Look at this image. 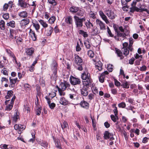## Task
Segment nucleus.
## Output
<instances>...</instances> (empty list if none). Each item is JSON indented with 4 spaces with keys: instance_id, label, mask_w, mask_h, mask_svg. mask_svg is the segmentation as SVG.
<instances>
[{
    "instance_id": "nucleus-15",
    "label": "nucleus",
    "mask_w": 149,
    "mask_h": 149,
    "mask_svg": "<svg viewBox=\"0 0 149 149\" xmlns=\"http://www.w3.org/2000/svg\"><path fill=\"white\" fill-rule=\"evenodd\" d=\"M29 35L31 36L32 40L33 41H35L36 40L37 38V36L36 35L34 31H33L31 29H30Z\"/></svg>"
},
{
    "instance_id": "nucleus-34",
    "label": "nucleus",
    "mask_w": 149,
    "mask_h": 149,
    "mask_svg": "<svg viewBox=\"0 0 149 149\" xmlns=\"http://www.w3.org/2000/svg\"><path fill=\"white\" fill-rule=\"evenodd\" d=\"M19 113L16 112L13 117V122L15 123L19 119Z\"/></svg>"
},
{
    "instance_id": "nucleus-48",
    "label": "nucleus",
    "mask_w": 149,
    "mask_h": 149,
    "mask_svg": "<svg viewBox=\"0 0 149 149\" xmlns=\"http://www.w3.org/2000/svg\"><path fill=\"white\" fill-rule=\"evenodd\" d=\"M15 96H14L10 101V100H6L5 102L6 104H8L9 103V102H10L11 103H13V104H14V102L15 100Z\"/></svg>"
},
{
    "instance_id": "nucleus-8",
    "label": "nucleus",
    "mask_w": 149,
    "mask_h": 149,
    "mask_svg": "<svg viewBox=\"0 0 149 149\" xmlns=\"http://www.w3.org/2000/svg\"><path fill=\"white\" fill-rule=\"evenodd\" d=\"M104 138L105 139L110 138V140H112L114 139L113 134L112 133H110L107 131H105L104 134Z\"/></svg>"
},
{
    "instance_id": "nucleus-40",
    "label": "nucleus",
    "mask_w": 149,
    "mask_h": 149,
    "mask_svg": "<svg viewBox=\"0 0 149 149\" xmlns=\"http://www.w3.org/2000/svg\"><path fill=\"white\" fill-rule=\"evenodd\" d=\"M5 22L3 20H1L0 21V28L2 30H4L5 29Z\"/></svg>"
},
{
    "instance_id": "nucleus-13",
    "label": "nucleus",
    "mask_w": 149,
    "mask_h": 149,
    "mask_svg": "<svg viewBox=\"0 0 149 149\" xmlns=\"http://www.w3.org/2000/svg\"><path fill=\"white\" fill-rule=\"evenodd\" d=\"M18 5L21 8H26L28 7L29 5L23 0H18Z\"/></svg>"
},
{
    "instance_id": "nucleus-17",
    "label": "nucleus",
    "mask_w": 149,
    "mask_h": 149,
    "mask_svg": "<svg viewBox=\"0 0 149 149\" xmlns=\"http://www.w3.org/2000/svg\"><path fill=\"white\" fill-rule=\"evenodd\" d=\"M53 31V28L51 26H49L47 29L45 30V34L47 36H50Z\"/></svg>"
},
{
    "instance_id": "nucleus-23",
    "label": "nucleus",
    "mask_w": 149,
    "mask_h": 149,
    "mask_svg": "<svg viewBox=\"0 0 149 149\" xmlns=\"http://www.w3.org/2000/svg\"><path fill=\"white\" fill-rule=\"evenodd\" d=\"M81 94L83 96H86L88 95V92L87 88L85 86L83 87V88L81 89Z\"/></svg>"
},
{
    "instance_id": "nucleus-56",
    "label": "nucleus",
    "mask_w": 149,
    "mask_h": 149,
    "mask_svg": "<svg viewBox=\"0 0 149 149\" xmlns=\"http://www.w3.org/2000/svg\"><path fill=\"white\" fill-rule=\"evenodd\" d=\"M111 118L112 120H113L114 122H115L116 121L117 119V117L115 115V116L113 115H111Z\"/></svg>"
},
{
    "instance_id": "nucleus-33",
    "label": "nucleus",
    "mask_w": 149,
    "mask_h": 149,
    "mask_svg": "<svg viewBox=\"0 0 149 149\" xmlns=\"http://www.w3.org/2000/svg\"><path fill=\"white\" fill-rule=\"evenodd\" d=\"M129 41L130 42L129 45V48L130 49V51L132 52L133 50L132 45L134 42V40L132 38H129Z\"/></svg>"
},
{
    "instance_id": "nucleus-3",
    "label": "nucleus",
    "mask_w": 149,
    "mask_h": 149,
    "mask_svg": "<svg viewBox=\"0 0 149 149\" xmlns=\"http://www.w3.org/2000/svg\"><path fill=\"white\" fill-rule=\"evenodd\" d=\"M116 10H114L108 9L106 10L105 13L106 15L110 19H113L115 18L116 16L115 12Z\"/></svg>"
},
{
    "instance_id": "nucleus-27",
    "label": "nucleus",
    "mask_w": 149,
    "mask_h": 149,
    "mask_svg": "<svg viewBox=\"0 0 149 149\" xmlns=\"http://www.w3.org/2000/svg\"><path fill=\"white\" fill-rule=\"evenodd\" d=\"M129 48V47L128 46V48L123 47L122 48V51L124 54L125 56H127L129 54V50H130Z\"/></svg>"
},
{
    "instance_id": "nucleus-59",
    "label": "nucleus",
    "mask_w": 149,
    "mask_h": 149,
    "mask_svg": "<svg viewBox=\"0 0 149 149\" xmlns=\"http://www.w3.org/2000/svg\"><path fill=\"white\" fill-rule=\"evenodd\" d=\"M3 17L6 20L8 19L9 18V14L8 13H6L3 15Z\"/></svg>"
},
{
    "instance_id": "nucleus-58",
    "label": "nucleus",
    "mask_w": 149,
    "mask_h": 149,
    "mask_svg": "<svg viewBox=\"0 0 149 149\" xmlns=\"http://www.w3.org/2000/svg\"><path fill=\"white\" fill-rule=\"evenodd\" d=\"M107 68L109 71L111 72H112L113 70V66L111 64H109Z\"/></svg>"
},
{
    "instance_id": "nucleus-1",
    "label": "nucleus",
    "mask_w": 149,
    "mask_h": 149,
    "mask_svg": "<svg viewBox=\"0 0 149 149\" xmlns=\"http://www.w3.org/2000/svg\"><path fill=\"white\" fill-rule=\"evenodd\" d=\"M83 60L78 55H75L74 63L76 68L79 71H82L83 70V66L84 64L82 63Z\"/></svg>"
},
{
    "instance_id": "nucleus-41",
    "label": "nucleus",
    "mask_w": 149,
    "mask_h": 149,
    "mask_svg": "<svg viewBox=\"0 0 149 149\" xmlns=\"http://www.w3.org/2000/svg\"><path fill=\"white\" fill-rule=\"evenodd\" d=\"M77 15L82 17L85 14V12L84 10H79L77 12Z\"/></svg>"
},
{
    "instance_id": "nucleus-35",
    "label": "nucleus",
    "mask_w": 149,
    "mask_h": 149,
    "mask_svg": "<svg viewBox=\"0 0 149 149\" xmlns=\"http://www.w3.org/2000/svg\"><path fill=\"white\" fill-rule=\"evenodd\" d=\"M7 25L8 26H10L12 28H14L15 26V22L14 21H11L7 23Z\"/></svg>"
},
{
    "instance_id": "nucleus-53",
    "label": "nucleus",
    "mask_w": 149,
    "mask_h": 149,
    "mask_svg": "<svg viewBox=\"0 0 149 149\" xmlns=\"http://www.w3.org/2000/svg\"><path fill=\"white\" fill-rule=\"evenodd\" d=\"M88 55L91 58L93 57L94 56V54L92 50H89L88 52Z\"/></svg>"
},
{
    "instance_id": "nucleus-44",
    "label": "nucleus",
    "mask_w": 149,
    "mask_h": 149,
    "mask_svg": "<svg viewBox=\"0 0 149 149\" xmlns=\"http://www.w3.org/2000/svg\"><path fill=\"white\" fill-rule=\"evenodd\" d=\"M55 20V17L54 16H52L49 19L48 21L50 24H52L54 22Z\"/></svg>"
},
{
    "instance_id": "nucleus-31",
    "label": "nucleus",
    "mask_w": 149,
    "mask_h": 149,
    "mask_svg": "<svg viewBox=\"0 0 149 149\" xmlns=\"http://www.w3.org/2000/svg\"><path fill=\"white\" fill-rule=\"evenodd\" d=\"M23 110L24 111H26L27 113H29L30 111V109L29 106V104L28 103L25 104L24 106Z\"/></svg>"
},
{
    "instance_id": "nucleus-54",
    "label": "nucleus",
    "mask_w": 149,
    "mask_h": 149,
    "mask_svg": "<svg viewBox=\"0 0 149 149\" xmlns=\"http://www.w3.org/2000/svg\"><path fill=\"white\" fill-rule=\"evenodd\" d=\"M14 38L15 39H16V42L18 44H19L22 41V39L19 37H15Z\"/></svg>"
},
{
    "instance_id": "nucleus-49",
    "label": "nucleus",
    "mask_w": 149,
    "mask_h": 149,
    "mask_svg": "<svg viewBox=\"0 0 149 149\" xmlns=\"http://www.w3.org/2000/svg\"><path fill=\"white\" fill-rule=\"evenodd\" d=\"M13 91H8L7 95L6 96V99H8L10 97H11L13 95Z\"/></svg>"
},
{
    "instance_id": "nucleus-47",
    "label": "nucleus",
    "mask_w": 149,
    "mask_h": 149,
    "mask_svg": "<svg viewBox=\"0 0 149 149\" xmlns=\"http://www.w3.org/2000/svg\"><path fill=\"white\" fill-rule=\"evenodd\" d=\"M61 125L62 129L63 130L68 126V124L66 122L64 121L62 124H61Z\"/></svg>"
},
{
    "instance_id": "nucleus-32",
    "label": "nucleus",
    "mask_w": 149,
    "mask_h": 149,
    "mask_svg": "<svg viewBox=\"0 0 149 149\" xmlns=\"http://www.w3.org/2000/svg\"><path fill=\"white\" fill-rule=\"evenodd\" d=\"M116 52L118 56L120 58L121 60L123 59L124 58V57L123 55L122 51L118 49H116Z\"/></svg>"
},
{
    "instance_id": "nucleus-2",
    "label": "nucleus",
    "mask_w": 149,
    "mask_h": 149,
    "mask_svg": "<svg viewBox=\"0 0 149 149\" xmlns=\"http://www.w3.org/2000/svg\"><path fill=\"white\" fill-rule=\"evenodd\" d=\"M74 22L76 26V27L79 29H80L83 26V22L85 21L86 18L85 17L82 18H79L76 15H74Z\"/></svg>"
},
{
    "instance_id": "nucleus-6",
    "label": "nucleus",
    "mask_w": 149,
    "mask_h": 149,
    "mask_svg": "<svg viewBox=\"0 0 149 149\" xmlns=\"http://www.w3.org/2000/svg\"><path fill=\"white\" fill-rule=\"evenodd\" d=\"M70 86V84L66 82L65 83H61L59 87L58 86H56V87L58 89L62 90V91L65 90L66 88L69 87Z\"/></svg>"
},
{
    "instance_id": "nucleus-63",
    "label": "nucleus",
    "mask_w": 149,
    "mask_h": 149,
    "mask_svg": "<svg viewBox=\"0 0 149 149\" xmlns=\"http://www.w3.org/2000/svg\"><path fill=\"white\" fill-rule=\"evenodd\" d=\"M135 60V59L134 58L132 57L129 60V63L131 65L133 64Z\"/></svg>"
},
{
    "instance_id": "nucleus-62",
    "label": "nucleus",
    "mask_w": 149,
    "mask_h": 149,
    "mask_svg": "<svg viewBox=\"0 0 149 149\" xmlns=\"http://www.w3.org/2000/svg\"><path fill=\"white\" fill-rule=\"evenodd\" d=\"M92 91L93 93L95 95L97 94L98 93V91L96 87H93L92 89Z\"/></svg>"
},
{
    "instance_id": "nucleus-21",
    "label": "nucleus",
    "mask_w": 149,
    "mask_h": 149,
    "mask_svg": "<svg viewBox=\"0 0 149 149\" xmlns=\"http://www.w3.org/2000/svg\"><path fill=\"white\" fill-rule=\"evenodd\" d=\"M81 106L84 108L86 109H88L89 107V104L85 101H82L80 104Z\"/></svg>"
},
{
    "instance_id": "nucleus-4",
    "label": "nucleus",
    "mask_w": 149,
    "mask_h": 149,
    "mask_svg": "<svg viewBox=\"0 0 149 149\" xmlns=\"http://www.w3.org/2000/svg\"><path fill=\"white\" fill-rule=\"evenodd\" d=\"M96 23L97 26L99 27L100 30H106V24L101 20L99 19H97L96 20Z\"/></svg>"
},
{
    "instance_id": "nucleus-22",
    "label": "nucleus",
    "mask_w": 149,
    "mask_h": 149,
    "mask_svg": "<svg viewBox=\"0 0 149 149\" xmlns=\"http://www.w3.org/2000/svg\"><path fill=\"white\" fill-rule=\"evenodd\" d=\"M59 102L61 104L64 105H67L69 103L68 100L63 97H62L60 98Z\"/></svg>"
},
{
    "instance_id": "nucleus-42",
    "label": "nucleus",
    "mask_w": 149,
    "mask_h": 149,
    "mask_svg": "<svg viewBox=\"0 0 149 149\" xmlns=\"http://www.w3.org/2000/svg\"><path fill=\"white\" fill-rule=\"evenodd\" d=\"M39 22L43 27L46 28L47 27V24L46 22H45L43 20L41 19L39 21Z\"/></svg>"
},
{
    "instance_id": "nucleus-46",
    "label": "nucleus",
    "mask_w": 149,
    "mask_h": 149,
    "mask_svg": "<svg viewBox=\"0 0 149 149\" xmlns=\"http://www.w3.org/2000/svg\"><path fill=\"white\" fill-rule=\"evenodd\" d=\"M1 72L4 75H8V72L7 71L6 68H3L1 69Z\"/></svg>"
},
{
    "instance_id": "nucleus-5",
    "label": "nucleus",
    "mask_w": 149,
    "mask_h": 149,
    "mask_svg": "<svg viewBox=\"0 0 149 149\" xmlns=\"http://www.w3.org/2000/svg\"><path fill=\"white\" fill-rule=\"evenodd\" d=\"M70 81L71 84L73 85H79L81 83V80L79 79L75 78L72 76L70 77Z\"/></svg>"
},
{
    "instance_id": "nucleus-25",
    "label": "nucleus",
    "mask_w": 149,
    "mask_h": 149,
    "mask_svg": "<svg viewBox=\"0 0 149 149\" xmlns=\"http://www.w3.org/2000/svg\"><path fill=\"white\" fill-rule=\"evenodd\" d=\"M102 64L101 62L99 61L95 64V67L99 71H100L102 70Z\"/></svg>"
},
{
    "instance_id": "nucleus-28",
    "label": "nucleus",
    "mask_w": 149,
    "mask_h": 149,
    "mask_svg": "<svg viewBox=\"0 0 149 149\" xmlns=\"http://www.w3.org/2000/svg\"><path fill=\"white\" fill-rule=\"evenodd\" d=\"M100 31L97 27L94 29L91 32V35L93 36H96L97 34L100 33Z\"/></svg>"
},
{
    "instance_id": "nucleus-52",
    "label": "nucleus",
    "mask_w": 149,
    "mask_h": 149,
    "mask_svg": "<svg viewBox=\"0 0 149 149\" xmlns=\"http://www.w3.org/2000/svg\"><path fill=\"white\" fill-rule=\"evenodd\" d=\"M107 32L109 35V36L111 37H113V35L112 34L109 27L108 26L107 27Z\"/></svg>"
},
{
    "instance_id": "nucleus-38",
    "label": "nucleus",
    "mask_w": 149,
    "mask_h": 149,
    "mask_svg": "<svg viewBox=\"0 0 149 149\" xmlns=\"http://www.w3.org/2000/svg\"><path fill=\"white\" fill-rule=\"evenodd\" d=\"M9 103H10L9 104H6L7 105L6 107V110L7 111L10 110L12 109L13 105V103H11L10 102H9Z\"/></svg>"
},
{
    "instance_id": "nucleus-16",
    "label": "nucleus",
    "mask_w": 149,
    "mask_h": 149,
    "mask_svg": "<svg viewBox=\"0 0 149 149\" xmlns=\"http://www.w3.org/2000/svg\"><path fill=\"white\" fill-rule=\"evenodd\" d=\"M18 15L21 18H25L27 17L28 13L25 11H22L19 12L18 13Z\"/></svg>"
},
{
    "instance_id": "nucleus-43",
    "label": "nucleus",
    "mask_w": 149,
    "mask_h": 149,
    "mask_svg": "<svg viewBox=\"0 0 149 149\" xmlns=\"http://www.w3.org/2000/svg\"><path fill=\"white\" fill-rule=\"evenodd\" d=\"M84 44L86 47L88 49H90L91 47L90 43L88 41L86 40L84 42Z\"/></svg>"
},
{
    "instance_id": "nucleus-37",
    "label": "nucleus",
    "mask_w": 149,
    "mask_h": 149,
    "mask_svg": "<svg viewBox=\"0 0 149 149\" xmlns=\"http://www.w3.org/2000/svg\"><path fill=\"white\" fill-rule=\"evenodd\" d=\"M79 33L80 34L83 36L84 38L87 37L88 36V35L87 32L84 31L83 30H80L79 31Z\"/></svg>"
},
{
    "instance_id": "nucleus-7",
    "label": "nucleus",
    "mask_w": 149,
    "mask_h": 149,
    "mask_svg": "<svg viewBox=\"0 0 149 149\" xmlns=\"http://www.w3.org/2000/svg\"><path fill=\"white\" fill-rule=\"evenodd\" d=\"M6 52L11 56L13 58V62H15L16 64H17V65L20 67V64L19 62H18L16 60V58L14 55V54L11 52V51L9 49H6Z\"/></svg>"
},
{
    "instance_id": "nucleus-9",
    "label": "nucleus",
    "mask_w": 149,
    "mask_h": 149,
    "mask_svg": "<svg viewBox=\"0 0 149 149\" xmlns=\"http://www.w3.org/2000/svg\"><path fill=\"white\" fill-rule=\"evenodd\" d=\"M81 77L82 79L84 80L91 79L90 74L86 70L84 72L81 74Z\"/></svg>"
},
{
    "instance_id": "nucleus-50",
    "label": "nucleus",
    "mask_w": 149,
    "mask_h": 149,
    "mask_svg": "<svg viewBox=\"0 0 149 149\" xmlns=\"http://www.w3.org/2000/svg\"><path fill=\"white\" fill-rule=\"evenodd\" d=\"M33 26L35 27L36 30L38 31L40 29V25L38 23H33Z\"/></svg>"
},
{
    "instance_id": "nucleus-20",
    "label": "nucleus",
    "mask_w": 149,
    "mask_h": 149,
    "mask_svg": "<svg viewBox=\"0 0 149 149\" xmlns=\"http://www.w3.org/2000/svg\"><path fill=\"white\" fill-rule=\"evenodd\" d=\"M79 7L72 6L70 8L69 10L72 13H76L79 10Z\"/></svg>"
},
{
    "instance_id": "nucleus-51",
    "label": "nucleus",
    "mask_w": 149,
    "mask_h": 149,
    "mask_svg": "<svg viewBox=\"0 0 149 149\" xmlns=\"http://www.w3.org/2000/svg\"><path fill=\"white\" fill-rule=\"evenodd\" d=\"M40 144L42 146L44 147H47L48 145V144L47 143L46 141H42V142H40Z\"/></svg>"
},
{
    "instance_id": "nucleus-39",
    "label": "nucleus",
    "mask_w": 149,
    "mask_h": 149,
    "mask_svg": "<svg viewBox=\"0 0 149 149\" xmlns=\"http://www.w3.org/2000/svg\"><path fill=\"white\" fill-rule=\"evenodd\" d=\"M89 15L90 18H91L93 19L96 18V14L93 11H90L89 13Z\"/></svg>"
},
{
    "instance_id": "nucleus-18",
    "label": "nucleus",
    "mask_w": 149,
    "mask_h": 149,
    "mask_svg": "<svg viewBox=\"0 0 149 149\" xmlns=\"http://www.w3.org/2000/svg\"><path fill=\"white\" fill-rule=\"evenodd\" d=\"M30 22V19L28 18L23 19L20 21V24L21 26H25L28 24Z\"/></svg>"
},
{
    "instance_id": "nucleus-55",
    "label": "nucleus",
    "mask_w": 149,
    "mask_h": 149,
    "mask_svg": "<svg viewBox=\"0 0 149 149\" xmlns=\"http://www.w3.org/2000/svg\"><path fill=\"white\" fill-rule=\"evenodd\" d=\"M121 86L124 88H128L129 87V85L128 84L127 82V81H125L123 83Z\"/></svg>"
},
{
    "instance_id": "nucleus-10",
    "label": "nucleus",
    "mask_w": 149,
    "mask_h": 149,
    "mask_svg": "<svg viewBox=\"0 0 149 149\" xmlns=\"http://www.w3.org/2000/svg\"><path fill=\"white\" fill-rule=\"evenodd\" d=\"M99 14L102 19L104 21L106 24H109V23L107 17L104 13L102 10H100L99 12Z\"/></svg>"
},
{
    "instance_id": "nucleus-14",
    "label": "nucleus",
    "mask_w": 149,
    "mask_h": 149,
    "mask_svg": "<svg viewBox=\"0 0 149 149\" xmlns=\"http://www.w3.org/2000/svg\"><path fill=\"white\" fill-rule=\"evenodd\" d=\"M10 84L9 86L10 88H14L15 86V84L17 82H18L19 80L17 79V78L14 79H11V77L9 78Z\"/></svg>"
},
{
    "instance_id": "nucleus-61",
    "label": "nucleus",
    "mask_w": 149,
    "mask_h": 149,
    "mask_svg": "<svg viewBox=\"0 0 149 149\" xmlns=\"http://www.w3.org/2000/svg\"><path fill=\"white\" fill-rule=\"evenodd\" d=\"M118 106L120 108H124L126 106V104L124 102H122L118 104Z\"/></svg>"
},
{
    "instance_id": "nucleus-57",
    "label": "nucleus",
    "mask_w": 149,
    "mask_h": 149,
    "mask_svg": "<svg viewBox=\"0 0 149 149\" xmlns=\"http://www.w3.org/2000/svg\"><path fill=\"white\" fill-rule=\"evenodd\" d=\"M48 1L49 3L54 6H56V3L55 0H48Z\"/></svg>"
},
{
    "instance_id": "nucleus-11",
    "label": "nucleus",
    "mask_w": 149,
    "mask_h": 149,
    "mask_svg": "<svg viewBox=\"0 0 149 149\" xmlns=\"http://www.w3.org/2000/svg\"><path fill=\"white\" fill-rule=\"evenodd\" d=\"M14 127L15 130H18V134H20L22 131L25 129V127L20 124H17L14 125Z\"/></svg>"
},
{
    "instance_id": "nucleus-19",
    "label": "nucleus",
    "mask_w": 149,
    "mask_h": 149,
    "mask_svg": "<svg viewBox=\"0 0 149 149\" xmlns=\"http://www.w3.org/2000/svg\"><path fill=\"white\" fill-rule=\"evenodd\" d=\"M92 82V79H87L83 81L84 86L88 88Z\"/></svg>"
},
{
    "instance_id": "nucleus-36",
    "label": "nucleus",
    "mask_w": 149,
    "mask_h": 149,
    "mask_svg": "<svg viewBox=\"0 0 149 149\" xmlns=\"http://www.w3.org/2000/svg\"><path fill=\"white\" fill-rule=\"evenodd\" d=\"M66 22L69 24H72V19L71 16H68L65 19Z\"/></svg>"
},
{
    "instance_id": "nucleus-26",
    "label": "nucleus",
    "mask_w": 149,
    "mask_h": 149,
    "mask_svg": "<svg viewBox=\"0 0 149 149\" xmlns=\"http://www.w3.org/2000/svg\"><path fill=\"white\" fill-rule=\"evenodd\" d=\"M34 52V49L33 48L31 47L26 49V52L27 54L29 56H31Z\"/></svg>"
},
{
    "instance_id": "nucleus-12",
    "label": "nucleus",
    "mask_w": 149,
    "mask_h": 149,
    "mask_svg": "<svg viewBox=\"0 0 149 149\" xmlns=\"http://www.w3.org/2000/svg\"><path fill=\"white\" fill-rule=\"evenodd\" d=\"M115 31L116 34V35L118 37H121L122 38V40H124L126 38V36L127 35L125 33H121L120 31L118 30L117 29L115 28ZM122 40V39H120Z\"/></svg>"
},
{
    "instance_id": "nucleus-30",
    "label": "nucleus",
    "mask_w": 149,
    "mask_h": 149,
    "mask_svg": "<svg viewBox=\"0 0 149 149\" xmlns=\"http://www.w3.org/2000/svg\"><path fill=\"white\" fill-rule=\"evenodd\" d=\"M85 24L87 29H91L93 26V24L90 22V20H87L85 23Z\"/></svg>"
},
{
    "instance_id": "nucleus-24",
    "label": "nucleus",
    "mask_w": 149,
    "mask_h": 149,
    "mask_svg": "<svg viewBox=\"0 0 149 149\" xmlns=\"http://www.w3.org/2000/svg\"><path fill=\"white\" fill-rule=\"evenodd\" d=\"M54 141L55 143L56 146L60 149H61V144L59 139L53 137Z\"/></svg>"
},
{
    "instance_id": "nucleus-60",
    "label": "nucleus",
    "mask_w": 149,
    "mask_h": 149,
    "mask_svg": "<svg viewBox=\"0 0 149 149\" xmlns=\"http://www.w3.org/2000/svg\"><path fill=\"white\" fill-rule=\"evenodd\" d=\"M41 108L40 107H38L36 110V113L37 115L39 116L40 115L41 111Z\"/></svg>"
},
{
    "instance_id": "nucleus-29",
    "label": "nucleus",
    "mask_w": 149,
    "mask_h": 149,
    "mask_svg": "<svg viewBox=\"0 0 149 149\" xmlns=\"http://www.w3.org/2000/svg\"><path fill=\"white\" fill-rule=\"evenodd\" d=\"M51 79L56 81L57 79V70L55 69L53 72V74H52V76L51 77Z\"/></svg>"
},
{
    "instance_id": "nucleus-64",
    "label": "nucleus",
    "mask_w": 149,
    "mask_h": 149,
    "mask_svg": "<svg viewBox=\"0 0 149 149\" xmlns=\"http://www.w3.org/2000/svg\"><path fill=\"white\" fill-rule=\"evenodd\" d=\"M9 6L7 3H5L3 6V9L4 11L8 9Z\"/></svg>"
},
{
    "instance_id": "nucleus-45",
    "label": "nucleus",
    "mask_w": 149,
    "mask_h": 149,
    "mask_svg": "<svg viewBox=\"0 0 149 149\" xmlns=\"http://www.w3.org/2000/svg\"><path fill=\"white\" fill-rule=\"evenodd\" d=\"M105 78V76L103 74H102L99 77V81L101 83H103L104 81V79Z\"/></svg>"
}]
</instances>
